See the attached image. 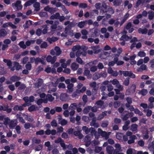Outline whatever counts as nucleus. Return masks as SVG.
Segmentation results:
<instances>
[{
    "mask_svg": "<svg viewBox=\"0 0 154 154\" xmlns=\"http://www.w3.org/2000/svg\"><path fill=\"white\" fill-rule=\"evenodd\" d=\"M87 24L86 22L85 21H84L79 22L77 26L78 27L80 28H82L84 27Z\"/></svg>",
    "mask_w": 154,
    "mask_h": 154,
    "instance_id": "obj_19",
    "label": "nucleus"
},
{
    "mask_svg": "<svg viewBox=\"0 0 154 154\" xmlns=\"http://www.w3.org/2000/svg\"><path fill=\"white\" fill-rule=\"evenodd\" d=\"M98 32L97 29H95L94 32H92L91 35V37L93 38H95L98 36L97 35Z\"/></svg>",
    "mask_w": 154,
    "mask_h": 154,
    "instance_id": "obj_36",
    "label": "nucleus"
},
{
    "mask_svg": "<svg viewBox=\"0 0 154 154\" xmlns=\"http://www.w3.org/2000/svg\"><path fill=\"white\" fill-rule=\"evenodd\" d=\"M130 139L128 141V143L129 144H131L134 142V140L137 139V137L135 135H132L131 136Z\"/></svg>",
    "mask_w": 154,
    "mask_h": 154,
    "instance_id": "obj_8",
    "label": "nucleus"
},
{
    "mask_svg": "<svg viewBox=\"0 0 154 154\" xmlns=\"http://www.w3.org/2000/svg\"><path fill=\"white\" fill-rule=\"evenodd\" d=\"M36 1L37 0H29L26 2L24 5L25 7H26L28 6L31 5Z\"/></svg>",
    "mask_w": 154,
    "mask_h": 154,
    "instance_id": "obj_15",
    "label": "nucleus"
},
{
    "mask_svg": "<svg viewBox=\"0 0 154 154\" xmlns=\"http://www.w3.org/2000/svg\"><path fill=\"white\" fill-rule=\"evenodd\" d=\"M121 104V102L119 101H116L113 103V106L115 108L117 109Z\"/></svg>",
    "mask_w": 154,
    "mask_h": 154,
    "instance_id": "obj_27",
    "label": "nucleus"
},
{
    "mask_svg": "<svg viewBox=\"0 0 154 154\" xmlns=\"http://www.w3.org/2000/svg\"><path fill=\"white\" fill-rule=\"evenodd\" d=\"M57 57L54 56L52 57L51 55H48L46 58V60L48 62H50L51 64H54L56 61Z\"/></svg>",
    "mask_w": 154,
    "mask_h": 154,
    "instance_id": "obj_4",
    "label": "nucleus"
},
{
    "mask_svg": "<svg viewBox=\"0 0 154 154\" xmlns=\"http://www.w3.org/2000/svg\"><path fill=\"white\" fill-rule=\"evenodd\" d=\"M82 129L83 131H85V133L87 134H88L90 132V130H89L88 128L86 126H83Z\"/></svg>",
    "mask_w": 154,
    "mask_h": 154,
    "instance_id": "obj_32",
    "label": "nucleus"
},
{
    "mask_svg": "<svg viewBox=\"0 0 154 154\" xmlns=\"http://www.w3.org/2000/svg\"><path fill=\"white\" fill-rule=\"evenodd\" d=\"M46 97V98L49 101L52 102L54 100V98L51 94H48Z\"/></svg>",
    "mask_w": 154,
    "mask_h": 154,
    "instance_id": "obj_28",
    "label": "nucleus"
},
{
    "mask_svg": "<svg viewBox=\"0 0 154 154\" xmlns=\"http://www.w3.org/2000/svg\"><path fill=\"white\" fill-rule=\"evenodd\" d=\"M45 131L43 130H41L38 131H36V134L37 135H42L44 134Z\"/></svg>",
    "mask_w": 154,
    "mask_h": 154,
    "instance_id": "obj_50",
    "label": "nucleus"
},
{
    "mask_svg": "<svg viewBox=\"0 0 154 154\" xmlns=\"http://www.w3.org/2000/svg\"><path fill=\"white\" fill-rule=\"evenodd\" d=\"M113 5L115 6H119L120 4V3L118 0H115L113 2Z\"/></svg>",
    "mask_w": 154,
    "mask_h": 154,
    "instance_id": "obj_57",
    "label": "nucleus"
},
{
    "mask_svg": "<svg viewBox=\"0 0 154 154\" xmlns=\"http://www.w3.org/2000/svg\"><path fill=\"white\" fill-rule=\"evenodd\" d=\"M90 86L91 87L93 88V89L92 90V92H93L94 91H95L96 92H97V90L95 88L96 86V83L95 82H94L91 83L90 84Z\"/></svg>",
    "mask_w": 154,
    "mask_h": 154,
    "instance_id": "obj_24",
    "label": "nucleus"
},
{
    "mask_svg": "<svg viewBox=\"0 0 154 154\" xmlns=\"http://www.w3.org/2000/svg\"><path fill=\"white\" fill-rule=\"evenodd\" d=\"M72 108V109H75L77 107V104L76 103H72L70 106Z\"/></svg>",
    "mask_w": 154,
    "mask_h": 154,
    "instance_id": "obj_52",
    "label": "nucleus"
},
{
    "mask_svg": "<svg viewBox=\"0 0 154 154\" xmlns=\"http://www.w3.org/2000/svg\"><path fill=\"white\" fill-rule=\"evenodd\" d=\"M148 148L150 151H153L154 150V142H152L149 143Z\"/></svg>",
    "mask_w": 154,
    "mask_h": 154,
    "instance_id": "obj_26",
    "label": "nucleus"
},
{
    "mask_svg": "<svg viewBox=\"0 0 154 154\" xmlns=\"http://www.w3.org/2000/svg\"><path fill=\"white\" fill-rule=\"evenodd\" d=\"M133 88V91L135 92V89L136 88V85L134 84H133L132 86H131V87L130 88H128V89L126 90V92L127 93L128 92H129V94L130 93H131V88Z\"/></svg>",
    "mask_w": 154,
    "mask_h": 154,
    "instance_id": "obj_33",
    "label": "nucleus"
},
{
    "mask_svg": "<svg viewBox=\"0 0 154 154\" xmlns=\"http://www.w3.org/2000/svg\"><path fill=\"white\" fill-rule=\"evenodd\" d=\"M75 120L77 122L76 124L78 125H79L81 124L80 122H79L81 119V117L79 116H77L75 119Z\"/></svg>",
    "mask_w": 154,
    "mask_h": 154,
    "instance_id": "obj_41",
    "label": "nucleus"
},
{
    "mask_svg": "<svg viewBox=\"0 0 154 154\" xmlns=\"http://www.w3.org/2000/svg\"><path fill=\"white\" fill-rule=\"evenodd\" d=\"M42 28H44L42 31V32L43 34H45L47 32V31L48 27L46 25H43L41 26Z\"/></svg>",
    "mask_w": 154,
    "mask_h": 154,
    "instance_id": "obj_21",
    "label": "nucleus"
},
{
    "mask_svg": "<svg viewBox=\"0 0 154 154\" xmlns=\"http://www.w3.org/2000/svg\"><path fill=\"white\" fill-rule=\"evenodd\" d=\"M123 134L122 133H119L116 135V137L119 140H122Z\"/></svg>",
    "mask_w": 154,
    "mask_h": 154,
    "instance_id": "obj_38",
    "label": "nucleus"
},
{
    "mask_svg": "<svg viewBox=\"0 0 154 154\" xmlns=\"http://www.w3.org/2000/svg\"><path fill=\"white\" fill-rule=\"evenodd\" d=\"M32 67V65L31 63H30V62H28V63L25 65L26 69L28 70H31Z\"/></svg>",
    "mask_w": 154,
    "mask_h": 154,
    "instance_id": "obj_39",
    "label": "nucleus"
},
{
    "mask_svg": "<svg viewBox=\"0 0 154 154\" xmlns=\"http://www.w3.org/2000/svg\"><path fill=\"white\" fill-rule=\"evenodd\" d=\"M15 129L17 131V132L18 134H20L21 133L20 127L19 125H17L15 127Z\"/></svg>",
    "mask_w": 154,
    "mask_h": 154,
    "instance_id": "obj_56",
    "label": "nucleus"
},
{
    "mask_svg": "<svg viewBox=\"0 0 154 154\" xmlns=\"http://www.w3.org/2000/svg\"><path fill=\"white\" fill-rule=\"evenodd\" d=\"M38 109V108L37 106H35V105H32L28 108V110L29 112H32V111H35Z\"/></svg>",
    "mask_w": 154,
    "mask_h": 154,
    "instance_id": "obj_10",
    "label": "nucleus"
},
{
    "mask_svg": "<svg viewBox=\"0 0 154 154\" xmlns=\"http://www.w3.org/2000/svg\"><path fill=\"white\" fill-rule=\"evenodd\" d=\"M126 100L127 103L125 104V106L128 108L129 107V106H130V104H131L132 102V99L130 97H127Z\"/></svg>",
    "mask_w": 154,
    "mask_h": 154,
    "instance_id": "obj_14",
    "label": "nucleus"
},
{
    "mask_svg": "<svg viewBox=\"0 0 154 154\" xmlns=\"http://www.w3.org/2000/svg\"><path fill=\"white\" fill-rule=\"evenodd\" d=\"M3 61L7 63V65L8 66L9 68H10L12 66V63L11 60L8 59H4Z\"/></svg>",
    "mask_w": 154,
    "mask_h": 154,
    "instance_id": "obj_16",
    "label": "nucleus"
},
{
    "mask_svg": "<svg viewBox=\"0 0 154 154\" xmlns=\"http://www.w3.org/2000/svg\"><path fill=\"white\" fill-rule=\"evenodd\" d=\"M91 106H88L85 107L83 109V111L84 114H87L91 110Z\"/></svg>",
    "mask_w": 154,
    "mask_h": 154,
    "instance_id": "obj_31",
    "label": "nucleus"
},
{
    "mask_svg": "<svg viewBox=\"0 0 154 154\" xmlns=\"http://www.w3.org/2000/svg\"><path fill=\"white\" fill-rule=\"evenodd\" d=\"M123 75L125 77L128 76L132 79L135 78V75L131 71H123Z\"/></svg>",
    "mask_w": 154,
    "mask_h": 154,
    "instance_id": "obj_3",
    "label": "nucleus"
},
{
    "mask_svg": "<svg viewBox=\"0 0 154 154\" xmlns=\"http://www.w3.org/2000/svg\"><path fill=\"white\" fill-rule=\"evenodd\" d=\"M29 60V57H25L23 59L22 63L23 64H26Z\"/></svg>",
    "mask_w": 154,
    "mask_h": 154,
    "instance_id": "obj_53",
    "label": "nucleus"
},
{
    "mask_svg": "<svg viewBox=\"0 0 154 154\" xmlns=\"http://www.w3.org/2000/svg\"><path fill=\"white\" fill-rule=\"evenodd\" d=\"M76 61L78 62L79 63L83 64L84 63H83L82 59L79 57H77L76 59Z\"/></svg>",
    "mask_w": 154,
    "mask_h": 154,
    "instance_id": "obj_58",
    "label": "nucleus"
},
{
    "mask_svg": "<svg viewBox=\"0 0 154 154\" xmlns=\"http://www.w3.org/2000/svg\"><path fill=\"white\" fill-rule=\"evenodd\" d=\"M42 33V30L40 29H38L36 30V34L38 36L41 35Z\"/></svg>",
    "mask_w": 154,
    "mask_h": 154,
    "instance_id": "obj_60",
    "label": "nucleus"
},
{
    "mask_svg": "<svg viewBox=\"0 0 154 154\" xmlns=\"http://www.w3.org/2000/svg\"><path fill=\"white\" fill-rule=\"evenodd\" d=\"M43 82V79L40 78L38 79L37 82L35 83V85L37 88H38L42 85Z\"/></svg>",
    "mask_w": 154,
    "mask_h": 154,
    "instance_id": "obj_11",
    "label": "nucleus"
},
{
    "mask_svg": "<svg viewBox=\"0 0 154 154\" xmlns=\"http://www.w3.org/2000/svg\"><path fill=\"white\" fill-rule=\"evenodd\" d=\"M112 84L113 85H117L119 83V81L117 79H114L111 81Z\"/></svg>",
    "mask_w": 154,
    "mask_h": 154,
    "instance_id": "obj_63",
    "label": "nucleus"
},
{
    "mask_svg": "<svg viewBox=\"0 0 154 154\" xmlns=\"http://www.w3.org/2000/svg\"><path fill=\"white\" fill-rule=\"evenodd\" d=\"M19 45L20 48H22L23 49H25L26 47V46L24 44V42L23 41H21L20 42L19 44Z\"/></svg>",
    "mask_w": 154,
    "mask_h": 154,
    "instance_id": "obj_37",
    "label": "nucleus"
},
{
    "mask_svg": "<svg viewBox=\"0 0 154 154\" xmlns=\"http://www.w3.org/2000/svg\"><path fill=\"white\" fill-rule=\"evenodd\" d=\"M21 1L18 0L15 3H12V6L13 7H16L17 10H21L23 7L22 5H21Z\"/></svg>",
    "mask_w": 154,
    "mask_h": 154,
    "instance_id": "obj_2",
    "label": "nucleus"
},
{
    "mask_svg": "<svg viewBox=\"0 0 154 154\" xmlns=\"http://www.w3.org/2000/svg\"><path fill=\"white\" fill-rule=\"evenodd\" d=\"M60 144L61 146L63 147V149H66L67 148L66 145L64 143V140L61 143H60Z\"/></svg>",
    "mask_w": 154,
    "mask_h": 154,
    "instance_id": "obj_62",
    "label": "nucleus"
},
{
    "mask_svg": "<svg viewBox=\"0 0 154 154\" xmlns=\"http://www.w3.org/2000/svg\"><path fill=\"white\" fill-rule=\"evenodd\" d=\"M137 125L136 124H132L131 126V130L133 131H136L137 129Z\"/></svg>",
    "mask_w": 154,
    "mask_h": 154,
    "instance_id": "obj_30",
    "label": "nucleus"
},
{
    "mask_svg": "<svg viewBox=\"0 0 154 154\" xmlns=\"http://www.w3.org/2000/svg\"><path fill=\"white\" fill-rule=\"evenodd\" d=\"M54 50L56 51V54L57 56L60 55L61 53V51L60 48L58 46H56L54 48Z\"/></svg>",
    "mask_w": 154,
    "mask_h": 154,
    "instance_id": "obj_23",
    "label": "nucleus"
},
{
    "mask_svg": "<svg viewBox=\"0 0 154 154\" xmlns=\"http://www.w3.org/2000/svg\"><path fill=\"white\" fill-rule=\"evenodd\" d=\"M73 51H75L78 50L75 52V55L77 57H79L82 55V51L79 50L78 47L76 46H74L72 49Z\"/></svg>",
    "mask_w": 154,
    "mask_h": 154,
    "instance_id": "obj_5",
    "label": "nucleus"
},
{
    "mask_svg": "<svg viewBox=\"0 0 154 154\" xmlns=\"http://www.w3.org/2000/svg\"><path fill=\"white\" fill-rule=\"evenodd\" d=\"M88 7V5L86 3H80L79 5V8L85 9L87 8Z\"/></svg>",
    "mask_w": 154,
    "mask_h": 154,
    "instance_id": "obj_35",
    "label": "nucleus"
},
{
    "mask_svg": "<svg viewBox=\"0 0 154 154\" xmlns=\"http://www.w3.org/2000/svg\"><path fill=\"white\" fill-rule=\"evenodd\" d=\"M82 99L85 104L88 101L87 96L86 95H84L82 97Z\"/></svg>",
    "mask_w": 154,
    "mask_h": 154,
    "instance_id": "obj_46",
    "label": "nucleus"
},
{
    "mask_svg": "<svg viewBox=\"0 0 154 154\" xmlns=\"http://www.w3.org/2000/svg\"><path fill=\"white\" fill-rule=\"evenodd\" d=\"M116 87L118 88V89L121 90V91H122L124 89L122 86L120 85L119 83L117 85H116Z\"/></svg>",
    "mask_w": 154,
    "mask_h": 154,
    "instance_id": "obj_59",
    "label": "nucleus"
},
{
    "mask_svg": "<svg viewBox=\"0 0 154 154\" xmlns=\"http://www.w3.org/2000/svg\"><path fill=\"white\" fill-rule=\"evenodd\" d=\"M8 88L11 91H13L15 89L14 86L13 84L10 85H8Z\"/></svg>",
    "mask_w": 154,
    "mask_h": 154,
    "instance_id": "obj_64",
    "label": "nucleus"
},
{
    "mask_svg": "<svg viewBox=\"0 0 154 154\" xmlns=\"http://www.w3.org/2000/svg\"><path fill=\"white\" fill-rule=\"evenodd\" d=\"M6 35L5 31L4 29L0 30V37Z\"/></svg>",
    "mask_w": 154,
    "mask_h": 154,
    "instance_id": "obj_55",
    "label": "nucleus"
},
{
    "mask_svg": "<svg viewBox=\"0 0 154 154\" xmlns=\"http://www.w3.org/2000/svg\"><path fill=\"white\" fill-rule=\"evenodd\" d=\"M73 84L72 83L69 84L67 86V92L68 93H71L73 91Z\"/></svg>",
    "mask_w": 154,
    "mask_h": 154,
    "instance_id": "obj_13",
    "label": "nucleus"
},
{
    "mask_svg": "<svg viewBox=\"0 0 154 154\" xmlns=\"http://www.w3.org/2000/svg\"><path fill=\"white\" fill-rule=\"evenodd\" d=\"M33 5V7L35 8V10L36 11H38L40 10V4L39 2H36Z\"/></svg>",
    "mask_w": 154,
    "mask_h": 154,
    "instance_id": "obj_18",
    "label": "nucleus"
},
{
    "mask_svg": "<svg viewBox=\"0 0 154 154\" xmlns=\"http://www.w3.org/2000/svg\"><path fill=\"white\" fill-rule=\"evenodd\" d=\"M98 131H101L100 135L103 137H104L106 139H108L109 137V134H108L107 132L105 131H103L100 128H98Z\"/></svg>",
    "mask_w": 154,
    "mask_h": 154,
    "instance_id": "obj_7",
    "label": "nucleus"
},
{
    "mask_svg": "<svg viewBox=\"0 0 154 154\" xmlns=\"http://www.w3.org/2000/svg\"><path fill=\"white\" fill-rule=\"evenodd\" d=\"M148 18L150 20H153L154 17V12L152 11H149L148 12Z\"/></svg>",
    "mask_w": 154,
    "mask_h": 154,
    "instance_id": "obj_22",
    "label": "nucleus"
},
{
    "mask_svg": "<svg viewBox=\"0 0 154 154\" xmlns=\"http://www.w3.org/2000/svg\"><path fill=\"white\" fill-rule=\"evenodd\" d=\"M71 67L72 69L74 71L77 70L79 67V66L76 63H73L72 64Z\"/></svg>",
    "mask_w": 154,
    "mask_h": 154,
    "instance_id": "obj_20",
    "label": "nucleus"
},
{
    "mask_svg": "<svg viewBox=\"0 0 154 154\" xmlns=\"http://www.w3.org/2000/svg\"><path fill=\"white\" fill-rule=\"evenodd\" d=\"M82 119L83 121L86 122H88L90 120L89 117L85 116H83Z\"/></svg>",
    "mask_w": 154,
    "mask_h": 154,
    "instance_id": "obj_45",
    "label": "nucleus"
},
{
    "mask_svg": "<svg viewBox=\"0 0 154 154\" xmlns=\"http://www.w3.org/2000/svg\"><path fill=\"white\" fill-rule=\"evenodd\" d=\"M95 7L96 9L100 10V13L102 14L109 12L113 14L114 13V11L112 7L110 6L105 2L97 3L95 5Z\"/></svg>",
    "mask_w": 154,
    "mask_h": 154,
    "instance_id": "obj_1",
    "label": "nucleus"
},
{
    "mask_svg": "<svg viewBox=\"0 0 154 154\" xmlns=\"http://www.w3.org/2000/svg\"><path fill=\"white\" fill-rule=\"evenodd\" d=\"M134 111L135 114H139L140 116L142 115L143 114L137 108L134 109Z\"/></svg>",
    "mask_w": 154,
    "mask_h": 154,
    "instance_id": "obj_49",
    "label": "nucleus"
},
{
    "mask_svg": "<svg viewBox=\"0 0 154 154\" xmlns=\"http://www.w3.org/2000/svg\"><path fill=\"white\" fill-rule=\"evenodd\" d=\"M131 38L127 35H122L120 38V40L123 41H128Z\"/></svg>",
    "mask_w": 154,
    "mask_h": 154,
    "instance_id": "obj_17",
    "label": "nucleus"
},
{
    "mask_svg": "<svg viewBox=\"0 0 154 154\" xmlns=\"http://www.w3.org/2000/svg\"><path fill=\"white\" fill-rule=\"evenodd\" d=\"M114 150L113 147L111 145H108L106 148V151L108 154H112Z\"/></svg>",
    "mask_w": 154,
    "mask_h": 154,
    "instance_id": "obj_9",
    "label": "nucleus"
},
{
    "mask_svg": "<svg viewBox=\"0 0 154 154\" xmlns=\"http://www.w3.org/2000/svg\"><path fill=\"white\" fill-rule=\"evenodd\" d=\"M130 83V79L129 77H127L125 79L123 82V84L126 86H128L129 85Z\"/></svg>",
    "mask_w": 154,
    "mask_h": 154,
    "instance_id": "obj_29",
    "label": "nucleus"
},
{
    "mask_svg": "<svg viewBox=\"0 0 154 154\" xmlns=\"http://www.w3.org/2000/svg\"><path fill=\"white\" fill-rule=\"evenodd\" d=\"M58 38L55 37H53L51 38H49V42L50 43H51L52 42H55L57 41Z\"/></svg>",
    "mask_w": 154,
    "mask_h": 154,
    "instance_id": "obj_34",
    "label": "nucleus"
},
{
    "mask_svg": "<svg viewBox=\"0 0 154 154\" xmlns=\"http://www.w3.org/2000/svg\"><path fill=\"white\" fill-rule=\"evenodd\" d=\"M20 79V77H18L16 75H14L11 77L10 80L12 82H14L17 81H18Z\"/></svg>",
    "mask_w": 154,
    "mask_h": 154,
    "instance_id": "obj_12",
    "label": "nucleus"
},
{
    "mask_svg": "<svg viewBox=\"0 0 154 154\" xmlns=\"http://www.w3.org/2000/svg\"><path fill=\"white\" fill-rule=\"evenodd\" d=\"M35 65H38L39 63H40L43 65H45L46 63L44 61V59L43 57H42V59L39 57H37L35 58Z\"/></svg>",
    "mask_w": 154,
    "mask_h": 154,
    "instance_id": "obj_6",
    "label": "nucleus"
},
{
    "mask_svg": "<svg viewBox=\"0 0 154 154\" xmlns=\"http://www.w3.org/2000/svg\"><path fill=\"white\" fill-rule=\"evenodd\" d=\"M48 44L46 42H43L40 45V48H46L48 46Z\"/></svg>",
    "mask_w": 154,
    "mask_h": 154,
    "instance_id": "obj_47",
    "label": "nucleus"
},
{
    "mask_svg": "<svg viewBox=\"0 0 154 154\" xmlns=\"http://www.w3.org/2000/svg\"><path fill=\"white\" fill-rule=\"evenodd\" d=\"M63 140H62L60 137H59L57 138V140H55V143H61Z\"/></svg>",
    "mask_w": 154,
    "mask_h": 154,
    "instance_id": "obj_61",
    "label": "nucleus"
},
{
    "mask_svg": "<svg viewBox=\"0 0 154 154\" xmlns=\"http://www.w3.org/2000/svg\"><path fill=\"white\" fill-rule=\"evenodd\" d=\"M24 126V128L26 129H28L31 127H32V128H34V127H33L32 125L31 126L30 123L28 122L25 123Z\"/></svg>",
    "mask_w": 154,
    "mask_h": 154,
    "instance_id": "obj_42",
    "label": "nucleus"
},
{
    "mask_svg": "<svg viewBox=\"0 0 154 154\" xmlns=\"http://www.w3.org/2000/svg\"><path fill=\"white\" fill-rule=\"evenodd\" d=\"M61 137L64 139H67L69 137L68 134L65 132H63L61 135Z\"/></svg>",
    "mask_w": 154,
    "mask_h": 154,
    "instance_id": "obj_48",
    "label": "nucleus"
},
{
    "mask_svg": "<svg viewBox=\"0 0 154 154\" xmlns=\"http://www.w3.org/2000/svg\"><path fill=\"white\" fill-rule=\"evenodd\" d=\"M14 66L15 67V69L17 70H18L21 69V66L20 65L19 63L17 62H14Z\"/></svg>",
    "mask_w": 154,
    "mask_h": 154,
    "instance_id": "obj_25",
    "label": "nucleus"
},
{
    "mask_svg": "<svg viewBox=\"0 0 154 154\" xmlns=\"http://www.w3.org/2000/svg\"><path fill=\"white\" fill-rule=\"evenodd\" d=\"M114 122L115 123L118 124L121 122V120L120 119L116 118L114 119Z\"/></svg>",
    "mask_w": 154,
    "mask_h": 154,
    "instance_id": "obj_51",
    "label": "nucleus"
},
{
    "mask_svg": "<svg viewBox=\"0 0 154 154\" xmlns=\"http://www.w3.org/2000/svg\"><path fill=\"white\" fill-rule=\"evenodd\" d=\"M130 115L129 114H126L122 117V119L124 121L127 120L130 117Z\"/></svg>",
    "mask_w": 154,
    "mask_h": 154,
    "instance_id": "obj_43",
    "label": "nucleus"
},
{
    "mask_svg": "<svg viewBox=\"0 0 154 154\" xmlns=\"http://www.w3.org/2000/svg\"><path fill=\"white\" fill-rule=\"evenodd\" d=\"M104 104L103 101L101 100H99L96 102L95 104L98 106H102Z\"/></svg>",
    "mask_w": 154,
    "mask_h": 154,
    "instance_id": "obj_44",
    "label": "nucleus"
},
{
    "mask_svg": "<svg viewBox=\"0 0 154 154\" xmlns=\"http://www.w3.org/2000/svg\"><path fill=\"white\" fill-rule=\"evenodd\" d=\"M10 121V119L8 117L5 118L4 119V124L5 125H7L8 124Z\"/></svg>",
    "mask_w": 154,
    "mask_h": 154,
    "instance_id": "obj_54",
    "label": "nucleus"
},
{
    "mask_svg": "<svg viewBox=\"0 0 154 154\" xmlns=\"http://www.w3.org/2000/svg\"><path fill=\"white\" fill-rule=\"evenodd\" d=\"M144 70V64H142V65L137 69V72H142Z\"/></svg>",
    "mask_w": 154,
    "mask_h": 154,
    "instance_id": "obj_40",
    "label": "nucleus"
}]
</instances>
